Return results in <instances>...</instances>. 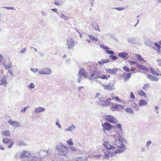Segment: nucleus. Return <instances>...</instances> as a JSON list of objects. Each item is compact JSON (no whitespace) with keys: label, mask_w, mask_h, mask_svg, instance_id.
Here are the masks:
<instances>
[{"label":"nucleus","mask_w":161,"mask_h":161,"mask_svg":"<svg viewBox=\"0 0 161 161\" xmlns=\"http://www.w3.org/2000/svg\"><path fill=\"white\" fill-rule=\"evenodd\" d=\"M155 46L157 48V49H159L161 48V46L157 42H155L154 43Z\"/></svg>","instance_id":"nucleus-47"},{"label":"nucleus","mask_w":161,"mask_h":161,"mask_svg":"<svg viewBox=\"0 0 161 161\" xmlns=\"http://www.w3.org/2000/svg\"><path fill=\"white\" fill-rule=\"evenodd\" d=\"M86 73L85 72V70L82 68H81L79 70L78 74L77 75L81 76L82 77H84L85 78L86 77Z\"/></svg>","instance_id":"nucleus-15"},{"label":"nucleus","mask_w":161,"mask_h":161,"mask_svg":"<svg viewBox=\"0 0 161 161\" xmlns=\"http://www.w3.org/2000/svg\"><path fill=\"white\" fill-rule=\"evenodd\" d=\"M31 70L34 73H36L39 70V69L37 68H31Z\"/></svg>","instance_id":"nucleus-46"},{"label":"nucleus","mask_w":161,"mask_h":161,"mask_svg":"<svg viewBox=\"0 0 161 161\" xmlns=\"http://www.w3.org/2000/svg\"><path fill=\"white\" fill-rule=\"evenodd\" d=\"M123 70L127 72H129L130 71L129 68L128 67H127L126 66H125L123 67Z\"/></svg>","instance_id":"nucleus-44"},{"label":"nucleus","mask_w":161,"mask_h":161,"mask_svg":"<svg viewBox=\"0 0 161 161\" xmlns=\"http://www.w3.org/2000/svg\"><path fill=\"white\" fill-rule=\"evenodd\" d=\"M11 143L8 146V148H11L13 146V144L14 143V142L13 141H11L10 142Z\"/></svg>","instance_id":"nucleus-52"},{"label":"nucleus","mask_w":161,"mask_h":161,"mask_svg":"<svg viewBox=\"0 0 161 161\" xmlns=\"http://www.w3.org/2000/svg\"><path fill=\"white\" fill-rule=\"evenodd\" d=\"M100 73L96 70H94L93 73L91 75V76L89 77V79L92 80L93 79H95L97 78H99Z\"/></svg>","instance_id":"nucleus-10"},{"label":"nucleus","mask_w":161,"mask_h":161,"mask_svg":"<svg viewBox=\"0 0 161 161\" xmlns=\"http://www.w3.org/2000/svg\"><path fill=\"white\" fill-rule=\"evenodd\" d=\"M35 86L34 85V84L33 83H32L30 84V85L29 86V87L31 89H32V88H34L35 87Z\"/></svg>","instance_id":"nucleus-54"},{"label":"nucleus","mask_w":161,"mask_h":161,"mask_svg":"<svg viewBox=\"0 0 161 161\" xmlns=\"http://www.w3.org/2000/svg\"><path fill=\"white\" fill-rule=\"evenodd\" d=\"M43 16H45L47 15L46 13L44 11H42L41 12Z\"/></svg>","instance_id":"nucleus-63"},{"label":"nucleus","mask_w":161,"mask_h":161,"mask_svg":"<svg viewBox=\"0 0 161 161\" xmlns=\"http://www.w3.org/2000/svg\"><path fill=\"white\" fill-rule=\"evenodd\" d=\"M130 97L132 99H134L135 98V96L132 92H130Z\"/></svg>","instance_id":"nucleus-51"},{"label":"nucleus","mask_w":161,"mask_h":161,"mask_svg":"<svg viewBox=\"0 0 161 161\" xmlns=\"http://www.w3.org/2000/svg\"><path fill=\"white\" fill-rule=\"evenodd\" d=\"M130 107L134 108L136 111H139L140 110L139 107L137 104L133 102L130 103Z\"/></svg>","instance_id":"nucleus-18"},{"label":"nucleus","mask_w":161,"mask_h":161,"mask_svg":"<svg viewBox=\"0 0 161 161\" xmlns=\"http://www.w3.org/2000/svg\"><path fill=\"white\" fill-rule=\"evenodd\" d=\"M98 99L101 102H103L104 103L106 102V99L103 97V95H101V96L98 98Z\"/></svg>","instance_id":"nucleus-36"},{"label":"nucleus","mask_w":161,"mask_h":161,"mask_svg":"<svg viewBox=\"0 0 161 161\" xmlns=\"http://www.w3.org/2000/svg\"><path fill=\"white\" fill-rule=\"evenodd\" d=\"M70 149L73 151H77V150L76 149L73 147H69Z\"/></svg>","instance_id":"nucleus-62"},{"label":"nucleus","mask_w":161,"mask_h":161,"mask_svg":"<svg viewBox=\"0 0 161 161\" xmlns=\"http://www.w3.org/2000/svg\"><path fill=\"white\" fill-rule=\"evenodd\" d=\"M113 9H115L118 11H121L125 9V8L122 7V8H114Z\"/></svg>","instance_id":"nucleus-49"},{"label":"nucleus","mask_w":161,"mask_h":161,"mask_svg":"<svg viewBox=\"0 0 161 161\" xmlns=\"http://www.w3.org/2000/svg\"><path fill=\"white\" fill-rule=\"evenodd\" d=\"M99 78L102 79H108V78L110 77V75H100Z\"/></svg>","instance_id":"nucleus-34"},{"label":"nucleus","mask_w":161,"mask_h":161,"mask_svg":"<svg viewBox=\"0 0 161 161\" xmlns=\"http://www.w3.org/2000/svg\"><path fill=\"white\" fill-rule=\"evenodd\" d=\"M66 45L68 46V49L70 50L73 48L75 43L74 40L72 38L67 39Z\"/></svg>","instance_id":"nucleus-9"},{"label":"nucleus","mask_w":161,"mask_h":161,"mask_svg":"<svg viewBox=\"0 0 161 161\" xmlns=\"http://www.w3.org/2000/svg\"><path fill=\"white\" fill-rule=\"evenodd\" d=\"M113 156L112 153H110L109 151H107V152H105L104 156L103 157L104 158L106 159H109V158L110 157H112Z\"/></svg>","instance_id":"nucleus-19"},{"label":"nucleus","mask_w":161,"mask_h":161,"mask_svg":"<svg viewBox=\"0 0 161 161\" xmlns=\"http://www.w3.org/2000/svg\"><path fill=\"white\" fill-rule=\"evenodd\" d=\"M136 56L137 57V60H139V61H145V60H144L142 58L141 56L140 55L136 54Z\"/></svg>","instance_id":"nucleus-38"},{"label":"nucleus","mask_w":161,"mask_h":161,"mask_svg":"<svg viewBox=\"0 0 161 161\" xmlns=\"http://www.w3.org/2000/svg\"><path fill=\"white\" fill-rule=\"evenodd\" d=\"M144 44L147 46L151 47L153 45V42L150 40H147L145 41Z\"/></svg>","instance_id":"nucleus-29"},{"label":"nucleus","mask_w":161,"mask_h":161,"mask_svg":"<svg viewBox=\"0 0 161 161\" xmlns=\"http://www.w3.org/2000/svg\"><path fill=\"white\" fill-rule=\"evenodd\" d=\"M158 64V66H161V59H159L157 60Z\"/></svg>","instance_id":"nucleus-55"},{"label":"nucleus","mask_w":161,"mask_h":161,"mask_svg":"<svg viewBox=\"0 0 161 161\" xmlns=\"http://www.w3.org/2000/svg\"><path fill=\"white\" fill-rule=\"evenodd\" d=\"M8 122L9 124L14 127H18L19 126V124L17 121H13L9 120Z\"/></svg>","instance_id":"nucleus-23"},{"label":"nucleus","mask_w":161,"mask_h":161,"mask_svg":"<svg viewBox=\"0 0 161 161\" xmlns=\"http://www.w3.org/2000/svg\"><path fill=\"white\" fill-rule=\"evenodd\" d=\"M55 150L58 153L59 155L65 156L68 153V147H62L60 146L55 147Z\"/></svg>","instance_id":"nucleus-2"},{"label":"nucleus","mask_w":161,"mask_h":161,"mask_svg":"<svg viewBox=\"0 0 161 161\" xmlns=\"http://www.w3.org/2000/svg\"><path fill=\"white\" fill-rule=\"evenodd\" d=\"M40 158H38L36 156L30 154L29 157L26 159L23 158L22 161H39Z\"/></svg>","instance_id":"nucleus-8"},{"label":"nucleus","mask_w":161,"mask_h":161,"mask_svg":"<svg viewBox=\"0 0 161 161\" xmlns=\"http://www.w3.org/2000/svg\"><path fill=\"white\" fill-rule=\"evenodd\" d=\"M102 86L104 87V90H108L111 91L113 89V87L114 85H112V86L110 85H102Z\"/></svg>","instance_id":"nucleus-26"},{"label":"nucleus","mask_w":161,"mask_h":161,"mask_svg":"<svg viewBox=\"0 0 161 161\" xmlns=\"http://www.w3.org/2000/svg\"><path fill=\"white\" fill-rule=\"evenodd\" d=\"M128 62L131 64V65H133L134 64H136V62L133 61L132 60H128Z\"/></svg>","instance_id":"nucleus-59"},{"label":"nucleus","mask_w":161,"mask_h":161,"mask_svg":"<svg viewBox=\"0 0 161 161\" xmlns=\"http://www.w3.org/2000/svg\"><path fill=\"white\" fill-rule=\"evenodd\" d=\"M5 8H6L7 9L9 10V9H11V10H14L15 9V8L14 7H5Z\"/></svg>","instance_id":"nucleus-61"},{"label":"nucleus","mask_w":161,"mask_h":161,"mask_svg":"<svg viewBox=\"0 0 161 161\" xmlns=\"http://www.w3.org/2000/svg\"><path fill=\"white\" fill-rule=\"evenodd\" d=\"M78 76V78L77 79V82L78 83H80V80L82 76H80L79 75H77Z\"/></svg>","instance_id":"nucleus-56"},{"label":"nucleus","mask_w":161,"mask_h":161,"mask_svg":"<svg viewBox=\"0 0 161 161\" xmlns=\"http://www.w3.org/2000/svg\"><path fill=\"white\" fill-rule=\"evenodd\" d=\"M151 73L154 75L158 76L160 75L161 76V74L158 73L156 72L154 69L151 68L150 69Z\"/></svg>","instance_id":"nucleus-28"},{"label":"nucleus","mask_w":161,"mask_h":161,"mask_svg":"<svg viewBox=\"0 0 161 161\" xmlns=\"http://www.w3.org/2000/svg\"><path fill=\"white\" fill-rule=\"evenodd\" d=\"M75 161H88V157L87 156H80L75 158Z\"/></svg>","instance_id":"nucleus-13"},{"label":"nucleus","mask_w":161,"mask_h":161,"mask_svg":"<svg viewBox=\"0 0 161 161\" xmlns=\"http://www.w3.org/2000/svg\"><path fill=\"white\" fill-rule=\"evenodd\" d=\"M52 72L51 69L48 68H43L38 71L39 74L50 75Z\"/></svg>","instance_id":"nucleus-6"},{"label":"nucleus","mask_w":161,"mask_h":161,"mask_svg":"<svg viewBox=\"0 0 161 161\" xmlns=\"http://www.w3.org/2000/svg\"><path fill=\"white\" fill-rule=\"evenodd\" d=\"M26 51V48L25 47V48H23L22 50H21L20 52V53L21 54H23Z\"/></svg>","instance_id":"nucleus-60"},{"label":"nucleus","mask_w":161,"mask_h":161,"mask_svg":"<svg viewBox=\"0 0 161 161\" xmlns=\"http://www.w3.org/2000/svg\"><path fill=\"white\" fill-rule=\"evenodd\" d=\"M66 142L69 146H72L73 145V142L72 141V140L71 139L67 140Z\"/></svg>","instance_id":"nucleus-40"},{"label":"nucleus","mask_w":161,"mask_h":161,"mask_svg":"<svg viewBox=\"0 0 161 161\" xmlns=\"http://www.w3.org/2000/svg\"><path fill=\"white\" fill-rule=\"evenodd\" d=\"M106 71L111 74H115L116 73L117 71V68H113L111 69L110 68H108L106 69Z\"/></svg>","instance_id":"nucleus-20"},{"label":"nucleus","mask_w":161,"mask_h":161,"mask_svg":"<svg viewBox=\"0 0 161 161\" xmlns=\"http://www.w3.org/2000/svg\"><path fill=\"white\" fill-rule=\"evenodd\" d=\"M55 124L60 129L61 128V125L58 122V121H57L55 123Z\"/></svg>","instance_id":"nucleus-58"},{"label":"nucleus","mask_w":161,"mask_h":161,"mask_svg":"<svg viewBox=\"0 0 161 161\" xmlns=\"http://www.w3.org/2000/svg\"><path fill=\"white\" fill-rule=\"evenodd\" d=\"M1 83L0 84L1 85H5V86H6L7 84V82L6 81V79L4 78H3L1 79Z\"/></svg>","instance_id":"nucleus-37"},{"label":"nucleus","mask_w":161,"mask_h":161,"mask_svg":"<svg viewBox=\"0 0 161 161\" xmlns=\"http://www.w3.org/2000/svg\"><path fill=\"white\" fill-rule=\"evenodd\" d=\"M138 94L141 96H143L144 97H145L146 96L145 92L142 90H141L139 91Z\"/></svg>","instance_id":"nucleus-42"},{"label":"nucleus","mask_w":161,"mask_h":161,"mask_svg":"<svg viewBox=\"0 0 161 161\" xmlns=\"http://www.w3.org/2000/svg\"><path fill=\"white\" fill-rule=\"evenodd\" d=\"M132 74L131 73H128L126 75L125 77L124 78V80L125 81H126L128 80L131 77V75Z\"/></svg>","instance_id":"nucleus-35"},{"label":"nucleus","mask_w":161,"mask_h":161,"mask_svg":"<svg viewBox=\"0 0 161 161\" xmlns=\"http://www.w3.org/2000/svg\"><path fill=\"white\" fill-rule=\"evenodd\" d=\"M147 78L151 80L158 81V79L157 77L150 74L148 75Z\"/></svg>","instance_id":"nucleus-24"},{"label":"nucleus","mask_w":161,"mask_h":161,"mask_svg":"<svg viewBox=\"0 0 161 161\" xmlns=\"http://www.w3.org/2000/svg\"><path fill=\"white\" fill-rule=\"evenodd\" d=\"M95 30H97L98 31H100V30L99 29V28L98 26V25H97V26H96V27H94Z\"/></svg>","instance_id":"nucleus-64"},{"label":"nucleus","mask_w":161,"mask_h":161,"mask_svg":"<svg viewBox=\"0 0 161 161\" xmlns=\"http://www.w3.org/2000/svg\"><path fill=\"white\" fill-rule=\"evenodd\" d=\"M109 58H110L111 59L114 60H115L117 59V57L114 55H110L109 56Z\"/></svg>","instance_id":"nucleus-43"},{"label":"nucleus","mask_w":161,"mask_h":161,"mask_svg":"<svg viewBox=\"0 0 161 161\" xmlns=\"http://www.w3.org/2000/svg\"><path fill=\"white\" fill-rule=\"evenodd\" d=\"M30 153L26 151H23L21 152L19 154V157L21 158H25V159L29 157L30 155Z\"/></svg>","instance_id":"nucleus-11"},{"label":"nucleus","mask_w":161,"mask_h":161,"mask_svg":"<svg viewBox=\"0 0 161 161\" xmlns=\"http://www.w3.org/2000/svg\"><path fill=\"white\" fill-rule=\"evenodd\" d=\"M18 144V145L20 146H26V144H25V143H24V142H23L22 141H20L19 142Z\"/></svg>","instance_id":"nucleus-45"},{"label":"nucleus","mask_w":161,"mask_h":161,"mask_svg":"<svg viewBox=\"0 0 161 161\" xmlns=\"http://www.w3.org/2000/svg\"><path fill=\"white\" fill-rule=\"evenodd\" d=\"M106 52L108 53L109 54H110L113 55V54H114V52L112 50H107L106 51Z\"/></svg>","instance_id":"nucleus-48"},{"label":"nucleus","mask_w":161,"mask_h":161,"mask_svg":"<svg viewBox=\"0 0 161 161\" xmlns=\"http://www.w3.org/2000/svg\"><path fill=\"white\" fill-rule=\"evenodd\" d=\"M136 66L139 69H142L146 71H147L148 70V69H147L145 67L142 65L139 64L138 63L136 64Z\"/></svg>","instance_id":"nucleus-25"},{"label":"nucleus","mask_w":161,"mask_h":161,"mask_svg":"<svg viewBox=\"0 0 161 161\" xmlns=\"http://www.w3.org/2000/svg\"><path fill=\"white\" fill-rule=\"evenodd\" d=\"M45 109L43 107H39L36 108L35 110V112L37 113L38 114L40 112H43L45 111Z\"/></svg>","instance_id":"nucleus-17"},{"label":"nucleus","mask_w":161,"mask_h":161,"mask_svg":"<svg viewBox=\"0 0 161 161\" xmlns=\"http://www.w3.org/2000/svg\"><path fill=\"white\" fill-rule=\"evenodd\" d=\"M2 132L3 134L6 136L9 137L10 135V131L9 130H5L3 131Z\"/></svg>","instance_id":"nucleus-30"},{"label":"nucleus","mask_w":161,"mask_h":161,"mask_svg":"<svg viewBox=\"0 0 161 161\" xmlns=\"http://www.w3.org/2000/svg\"><path fill=\"white\" fill-rule=\"evenodd\" d=\"M11 64H12V62L11 61H10L9 62V63L7 64H3V66L5 67V68H4L5 69H9L10 68H11V67L12 66Z\"/></svg>","instance_id":"nucleus-32"},{"label":"nucleus","mask_w":161,"mask_h":161,"mask_svg":"<svg viewBox=\"0 0 161 161\" xmlns=\"http://www.w3.org/2000/svg\"><path fill=\"white\" fill-rule=\"evenodd\" d=\"M116 133L119 136H124V132L123 131L122 127L120 124H118L115 127Z\"/></svg>","instance_id":"nucleus-5"},{"label":"nucleus","mask_w":161,"mask_h":161,"mask_svg":"<svg viewBox=\"0 0 161 161\" xmlns=\"http://www.w3.org/2000/svg\"><path fill=\"white\" fill-rule=\"evenodd\" d=\"M48 153V151L46 150L40 151L39 152H38L39 155L42 158H45L46 154H47Z\"/></svg>","instance_id":"nucleus-21"},{"label":"nucleus","mask_w":161,"mask_h":161,"mask_svg":"<svg viewBox=\"0 0 161 161\" xmlns=\"http://www.w3.org/2000/svg\"><path fill=\"white\" fill-rule=\"evenodd\" d=\"M106 120L112 124H116L118 122L117 119L114 116L110 115H108L105 116Z\"/></svg>","instance_id":"nucleus-3"},{"label":"nucleus","mask_w":161,"mask_h":161,"mask_svg":"<svg viewBox=\"0 0 161 161\" xmlns=\"http://www.w3.org/2000/svg\"><path fill=\"white\" fill-rule=\"evenodd\" d=\"M137 39L136 38L128 37L127 40L129 43L136 44L137 43V41H136Z\"/></svg>","instance_id":"nucleus-14"},{"label":"nucleus","mask_w":161,"mask_h":161,"mask_svg":"<svg viewBox=\"0 0 161 161\" xmlns=\"http://www.w3.org/2000/svg\"><path fill=\"white\" fill-rule=\"evenodd\" d=\"M112 104L111 109L112 111H120L123 109L124 108V106L119 104H114V103H112Z\"/></svg>","instance_id":"nucleus-4"},{"label":"nucleus","mask_w":161,"mask_h":161,"mask_svg":"<svg viewBox=\"0 0 161 161\" xmlns=\"http://www.w3.org/2000/svg\"><path fill=\"white\" fill-rule=\"evenodd\" d=\"M103 145L106 147L108 150H113L115 149V147L114 146H111L108 144V142L107 141H105L103 143Z\"/></svg>","instance_id":"nucleus-12"},{"label":"nucleus","mask_w":161,"mask_h":161,"mask_svg":"<svg viewBox=\"0 0 161 161\" xmlns=\"http://www.w3.org/2000/svg\"><path fill=\"white\" fill-rule=\"evenodd\" d=\"M124 136H118L119 142L117 144L118 149L114 151L115 153H120L125 151L126 148L125 144L126 143L125 139L123 138Z\"/></svg>","instance_id":"nucleus-1"},{"label":"nucleus","mask_w":161,"mask_h":161,"mask_svg":"<svg viewBox=\"0 0 161 161\" xmlns=\"http://www.w3.org/2000/svg\"><path fill=\"white\" fill-rule=\"evenodd\" d=\"M69 127L71 130V131L76 128V126L73 124H72L71 126Z\"/></svg>","instance_id":"nucleus-50"},{"label":"nucleus","mask_w":161,"mask_h":161,"mask_svg":"<svg viewBox=\"0 0 161 161\" xmlns=\"http://www.w3.org/2000/svg\"><path fill=\"white\" fill-rule=\"evenodd\" d=\"M102 126L103 128V130L104 131H105L106 130L109 131L113 127V125L108 122H105L102 124Z\"/></svg>","instance_id":"nucleus-7"},{"label":"nucleus","mask_w":161,"mask_h":161,"mask_svg":"<svg viewBox=\"0 0 161 161\" xmlns=\"http://www.w3.org/2000/svg\"><path fill=\"white\" fill-rule=\"evenodd\" d=\"M151 143L152 142L151 141H148L147 142L146 144V147H149V146L150 145Z\"/></svg>","instance_id":"nucleus-57"},{"label":"nucleus","mask_w":161,"mask_h":161,"mask_svg":"<svg viewBox=\"0 0 161 161\" xmlns=\"http://www.w3.org/2000/svg\"><path fill=\"white\" fill-rule=\"evenodd\" d=\"M100 46L101 48L105 50L106 51V50H108L110 49V48L109 47H108L107 46H105L104 44H101Z\"/></svg>","instance_id":"nucleus-39"},{"label":"nucleus","mask_w":161,"mask_h":161,"mask_svg":"<svg viewBox=\"0 0 161 161\" xmlns=\"http://www.w3.org/2000/svg\"><path fill=\"white\" fill-rule=\"evenodd\" d=\"M88 36L90 39L92 41L97 42L98 40L97 38H95V37L92 35H89Z\"/></svg>","instance_id":"nucleus-33"},{"label":"nucleus","mask_w":161,"mask_h":161,"mask_svg":"<svg viewBox=\"0 0 161 161\" xmlns=\"http://www.w3.org/2000/svg\"><path fill=\"white\" fill-rule=\"evenodd\" d=\"M138 104L141 107L146 106L147 105V103L145 100L141 99L139 100Z\"/></svg>","instance_id":"nucleus-22"},{"label":"nucleus","mask_w":161,"mask_h":161,"mask_svg":"<svg viewBox=\"0 0 161 161\" xmlns=\"http://www.w3.org/2000/svg\"><path fill=\"white\" fill-rule=\"evenodd\" d=\"M58 146H60L61 147H66V146H64L63 144V143L62 142H60L58 145H57V146H56L55 147H58Z\"/></svg>","instance_id":"nucleus-53"},{"label":"nucleus","mask_w":161,"mask_h":161,"mask_svg":"<svg viewBox=\"0 0 161 161\" xmlns=\"http://www.w3.org/2000/svg\"><path fill=\"white\" fill-rule=\"evenodd\" d=\"M128 55V53L125 52H123L121 53H119L118 54V56L123 58L124 60L127 57V56Z\"/></svg>","instance_id":"nucleus-16"},{"label":"nucleus","mask_w":161,"mask_h":161,"mask_svg":"<svg viewBox=\"0 0 161 161\" xmlns=\"http://www.w3.org/2000/svg\"><path fill=\"white\" fill-rule=\"evenodd\" d=\"M125 110L127 113L131 114H133L134 113L133 110L131 108L128 107L126 108Z\"/></svg>","instance_id":"nucleus-27"},{"label":"nucleus","mask_w":161,"mask_h":161,"mask_svg":"<svg viewBox=\"0 0 161 161\" xmlns=\"http://www.w3.org/2000/svg\"><path fill=\"white\" fill-rule=\"evenodd\" d=\"M150 87V84L148 83H146L144 84L143 87V89L145 90H147V89L148 88H149Z\"/></svg>","instance_id":"nucleus-41"},{"label":"nucleus","mask_w":161,"mask_h":161,"mask_svg":"<svg viewBox=\"0 0 161 161\" xmlns=\"http://www.w3.org/2000/svg\"><path fill=\"white\" fill-rule=\"evenodd\" d=\"M3 142L5 144H8L12 141V140L7 138H4L3 139Z\"/></svg>","instance_id":"nucleus-31"}]
</instances>
